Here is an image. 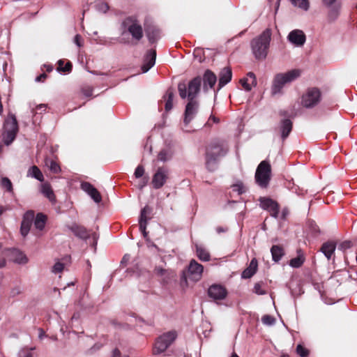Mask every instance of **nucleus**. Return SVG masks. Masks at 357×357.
<instances>
[{"label": "nucleus", "instance_id": "nucleus-34", "mask_svg": "<svg viewBox=\"0 0 357 357\" xmlns=\"http://www.w3.org/2000/svg\"><path fill=\"white\" fill-rule=\"evenodd\" d=\"M47 217L43 213H38L34 220V225L36 229L42 230L44 229Z\"/></svg>", "mask_w": 357, "mask_h": 357}, {"label": "nucleus", "instance_id": "nucleus-8", "mask_svg": "<svg viewBox=\"0 0 357 357\" xmlns=\"http://www.w3.org/2000/svg\"><path fill=\"white\" fill-rule=\"evenodd\" d=\"M321 100V92L317 87L308 88L301 97V105L310 109L317 106Z\"/></svg>", "mask_w": 357, "mask_h": 357}, {"label": "nucleus", "instance_id": "nucleus-1", "mask_svg": "<svg viewBox=\"0 0 357 357\" xmlns=\"http://www.w3.org/2000/svg\"><path fill=\"white\" fill-rule=\"evenodd\" d=\"M121 38L120 43L130 45L132 42L137 44L144 36L142 26L136 16L126 17L121 22Z\"/></svg>", "mask_w": 357, "mask_h": 357}, {"label": "nucleus", "instance_id": "nucleus-7", "mask_svg": "<svg viewBox=\"0 0 357 357\" xmlns=\"http://www.w3.org/2000/svg\"><path fill=\"white\" fill-rule=\"evenodd\" d=\"M271 167L268 162H261L255 172L256 183L261 188H266L271 180Z\"/></svg>", "mask_w": 357, "mask_h": 357}, {"label": "nucleus", "instance_id": "nucleus-43", "mask_svg": "<svg viewBox=\"0 0 357 357\" xmlns=\"http://www.w3.org/2000/svg\"><path fill=\"white\" fill-rule=\"evenodd\" d=\"M261 321L265 325L272 326L275 323V319L269 314H265L262 317Z\"/></svg>", "mask_w": 357, "mask_h": 357}, {"label": "nucleus", "instance_id": "nucleus-31", "mask_svg": "<svg viewBox=\"0 0 357 357\" xmlns=\"http://www.w3.org/2000/svg\"><path fill=\"white\" fill-rule=\"evenodd\" d=\"M146 36L149 43H156L160 37V31L155 27H151L146 30Z\"/></svg>", "mask_w": 357, "mask_h": 357}, {"label": "nucleus", "instance_id": "nucleus-26", "mask_svg": "<svg viewBox=\"0 0 357 357\" xmlns=\"http://www.w3.org/2000/svg\"><path fill=\"white\" fill-rule=\"evenodd\" d=\"M257 266H258L257 260L255 258H253L251 260L249 266L248 268H246L243 271L242 275H241L242 278L248 279V278H250L251 277H252L257 272Z\"/></svg>", "mask_w": 357, "mask_h": 357}, {"label": "nucleus", "instance_id": "nucleus-17", "mask_svg": "<svg viewBox=\"0 0 357 357\" xmlns=\"http://www.w3.org/2000/svg\"><path fill=\"white\" fill-rule=\"evenodd\" d=\"M156 51L155 50H150L147 51L144 58V63L142 66L143 73H146L151 69L155 63Z\"/></svg>", "mask_w": 357, "mask_h": 357}, {"label": "nucleus", "instance_id": "nucleus-48", "mask_svg": "<svg viewBox=\"0 0 357 357\" xmlns=\"http://www.w3.org/2000/svg\"><path fill=\"white\" fill-rule=\"evenodd\" d=\"M1 185L3 188H6L8 191H11L13 188L12 183L9 178L7 177H4L1 179Z\"/></svg>", "mask_w": 357, "mask_h": 357}, {"label": "nucleus", "instance_id": "nucleus-10", "mask_svg": "<svg viewBox=\"0 0 357 357\" xmlns=\"http://www.w3.org/2000/svg\"><path fill=\"white\" fill-rule=\"evenodd\" d=\"M169 171L167 167H158L155 173L153 174L151 181L153 188H161L167 182V180L169 178Z\"/></svg>", "mask_w": 357, "mask_h": 357}, {"label": "nucleus", "instance_id": "nucleus-9", "mask_svg": "<svg viewBox=\"0 0 357 357\" xmlns=\"http://www.w3.org/2000/svg\"><path fill=\"white\" fill-rule=\"evenodd\" d=\"M68 228L69 230H70L73 233V234L76 237H77L80 239L86 241L91 236L89 231L87 230L86 228L82 225H77L76 223H73L72 225L68 226ZM91 237L93 240V245L96 248L97 242H98V239L99 237L98 234H96V232H93L91 234Z\"/></svg>", "mask_w": 357, "mask_h": 357}, {"label": "nucleus", "instance_id": "nucleus-3", "mask_svg": "<svg viewBox=\"0 0 357 357\" xmlns=\"http://www.w3.org/2000/svg\"><path fill=\"white\" fill-rule=\"evenodd\" d=\"M271 35V29L267 28L259 36L252 40L250 43L251 49L256 59L264 60L266 58Z\"/></svg>", "mask_w": 357, "mask_h": 357}, {"label": "nucleus", "instance_id": "nucleus-29", "mask_svg": "<svg viewBox=\"0 0 357 357\" xmlns=\"http://www.w3.org/2000/svg\"><path fill=\"white\" fill-rule=\"evenodd\" d=\"M285 85H286V84L284 82V81L279 79L278 75H275L273 78L272 86H271L272 95L274 96L276 94L282 93V89Z\"/></svg>", "mask_w": 357, "mask_h": 357}, {"label": "nucleus", "instance_id": "nucleus-52", "mask_svg": "<svg viewBox=\"0 0 357 357\" xmlns=\"http://www.w3.org/2000/svg\"><path fill=\"white\" fill-rule=\"evenodd\" d=\"M144 168L142 165H138L135 169L134 175L136 178H141L144 174Z\"/></svg>", "mask_w": 357, "mask_h": 357}, {"label": "nucleus", "instance_id": "nucleus-27", "mask_svg": "<svg viewBox=\"0 0 357 357\" xmlns=\"http://www.w3.org/2000/svg\"><path fill=\"white\" fill-rule=\"evenodd\" d=\"M325 6L330 8L329 17L335 19L339 13L340 6L339 4H334L336 0H322Z\"/></svg>", "mask_w": 357, "mask_h": 357}, {"label": "nucleus", "instance_id": "nucleus-37", "mask_svg": "<svg viewBox=\"0 0 357 357\" xmlns=\"http://www.w3.org/2000/svg\"><path fill=\"white\" fill-rule=\"evenodd\" d=\"M197 255L202 261H208L210 260L209 253L202 248H197Z\"/></svg>", "mask_w": 357, "mask_h": 357}, {"label": "nucleus", "instance_id": "nucleus-58", "mask_svg": "<svg viewBox=\"0 0 357 357\" xmlns=\"http://www.w3.org/2000/svg\"><path fill=\"white\" fill-rule=\"evenodd\" d=\"M289 210L287 208H284L282 211L281 218L285 220L287 216L289 215Z\"/></svg>", "mask_w": 357, "mask_h": 357}, {"label": "nucleus", "instance_id": "nucleus-12", "mask_svg": "<svg viewBox=\"0 0 357 357\" xmlns=\"http://www.w3.org/2000/svg\"><path fill=\"white\" fill-rule=\"evenodd\" d=\"M259 202L261 208L268 211L272 217L278 218L280 206L277 202L268 197H260Z\"/></svg>", "mask_w": 357, "mask_h": 357}, {"label": "nucleus", "instance_id": "nucleus-40", "mask_svg": "<svg viewBox=\"0 0 357 357\" xmlns=\"http://www.w3.org/2000/svg\"><path fill=\"white\" fill-rule=\"evenodd\" d=\"M42 192L50 201L54 200L55 196L50 185H44L43 186Z\"/></svg>", "mask_w": 357, "mask_h": 357}, {"label": "nucleus", "instance_id": "nucleus-28", "mask_svg": "<svg viewBox=\"0 0 357 357\" xmlns=\"http://www.w3.org/2000/svg\"><path fill=\"white\" fill-rule=\"evenodd\" d=\"M305 261V257L303 252L299 249L297 250V257L289 261V266L294 268H298L302 266Z\"/></svg>", "mask_w": 357, "mask_h": 357}, {"label": "nucleus", "instance_id": "nucleus-55", "mask_svg": "<svg viewBox=\"0 0 357 357\" xmlns=\"http://www.w3.org/2000/svg\"><path fill=\"white\" fill-rule=\"evenodd\" d=\"M6 265V259L3 255H0V269L5 267Z\"/></svg>", "mask_w": 357, "mask_h": 357}, {"label": "nucleus", "instance_id": "nucleus-56", "mask_svg": "<svg viewBox=\"0 0 357 357\" xmlns=\"http://www.w3.org/2000/svg\"><path fill=\"white\" fill-rule=\"evenodd\" d=\"M47 75L45 73H42L39 76L36 77V82H43L47 78Z\"/></svg>", "mask_w": 357, "mask_h": 357}, {"label": "nucleus", "instance_id": "nucleus-24", "mask_svg": "<svg viewBox=\"0 0 357 357\" xmlns=\"http://www.w3.org/2000/svg\"><path fill=\"white\" fill-rule=\"evenodd\" d=\"M293 123L290 119H283L280 122V131L283 140L288 137L292 130Z\"/></svg>", "mask_w": 357, "mask_h": 357}, {"label": "nucleus", "instance_id": "nucleus-11", "mask_svg": "<svg viewBox=\"0 0 357 357\" xmlns=\"http://www.w3.org/2000/svg\"><path fill=\"white\" fill-rule=\"evenodd\" d=\"M199 102L197 100H188L184 112L183 123L188 125L198 113Z\"/></svg>", "mask_w": 357, "mask_h": 357}, {"label": "nucleus", "instance_id": "nucleus-57", "mask_svg": "<svg viewBox=\"0 0 357 357\" xmlns=\"http://www.w3.org/2000/svg\"><path fill=\"white\" fill-rule=\"evenodd\" d=\"M155 272L156 273V274L159 275H163L167 272V270H165L160 267H157L155 268Z\"/></svg>", "mask_w": 357, "mask_h": 357}, {"label": "nucleus", "instance_id": "nucleus-5", "mask_svg": "<svg viewBox=\"0 0 357 357\" xmlns=\"http://www.w3.org/2000/svg\"><path fill=\"white\" fill-rule=\"evenodd\" d=\"M3 138L6 145H10L15 139L19 128L14 114L9 113L3 123Z\"/></svg>", "mask_w": 357, "mask_h": 357}, {"label": "nucleus", "instance_id": "nucleus-33", "mask_svg": "<svg viewBox=\"0 0 357 357\" xmlns=\"http://www.w3.org/2000/svg\"><path fill=\"white\" fill-rule=\"evenodd\" d=\"M27 176L35 178L39 181H43L44 180L43 173L41 172L40 169L36 165H33L29 168L27 172Z\"/></svg>", "mask_w": 357, "mask_h": 357}, {"label": "nucleus", "instance_id": "nucleus-60", "mask_svg": "<svg viewBox=\"0 0 357 357\" xmlns=\"http://www.w3.org/2000/svg\"><path fill=\"white\" fill-rule=\"evenodd\" d=\"M112 357H121L120 351L118 349H114Z\"/></svg>", "mask_w": 357, "mask_h": 357}, {"label": "nucleus", "instance_id": "nucleus-4", "mask_svg": "<svg viewBox=\"0 0 357 357\" xmlns=\"http://www.w3.org/2000/svg\"><path fill=\"white\" fill-rule=\"evenodd\" d=\"M202 81L201 77L197 76L191 79L188 85L184 82L178 83V91L180 97L182 99L188 98V100H197L196 98L201 89Z\"/></svg>", "mask_w": 357, "mask_h": 357}, {"label": "nucleus", "instance_id": "nucleus-41", "mask_svg": "<svg viewBox=\"0 0 357 357\" xmlns=\"http://www.w3.org/2000/svg\"><path fill=\"white\" fill-rule=\"evenodd\" d=\"M265 284L263 282H259L255 284L253 291L258 295H264L266 291L264 289Z\"/></svg>", "mask_w": 357, "mask_h": 357}, {"label": "nucleus", "instance_id": "nucleus-20", "mask_svg": "<svg viewBox=\"0 0 357 357\" xmlns=\"http://www.w3.org/2000/svg\"><path fill=\"white\" fill-rule=\"evenodd\" d=\"M33 217L34 213L33 211H28L24 215L20 228V231L22 236H25L28 234Z\"/></svg>", "mask_w": 357, "mask_h": 357}, {"label": "nucleus", "instance_id": "nucleus-14", "mask_svg": "<svg viewBox=\"0 0 357 357\" xmlns=\"http://www.w3.org/2000/svg\"><path fill=\"white\" fill-rule=\"evenodd\" d=\"M227 294V289L220 284H212L208 289V296L213 300H223Z\"/></svg>", "mask_w": 357, "mask_h": 357}, {"label": "nucleus", "instance_id": "nucleus-61", "mask_svg": "<svg viewBox=\"0 0 357 357\" xmlns=\"http://www.w3.org/2000/svg\"><path fill=\"white\" fill-rule=\"evenodd\" d=\"M100 9L102 10L105 13L107 12L109 9V6L107 3H101L100 5Z\"/></svg>", "mask_w": 357, "mask_h": 357}, {"label": "nucleus", "instance_id": "nucleus-64", "mask_svg": "<svg viewBox=\"0 0 357 357\" xmlns=\"http://www.w3.org/2000/svg\"><path fill=\"white\" fill-rule=\"evenodd\" d=\"M44 336H45V331L43 329L40 328L39 329L38 337L40 339H42Z\"/></svg>", "mask_w": 357, "mask_h": 357}, {"label": "nucleus", "instance_id": "nucleus-39", "mask_svg": "<svg viewBox=\"0 0 357 357\" xmlns=\"http://www.w3.org/2000/svg\"><path fill=\"white\" fill-rule=\"evenodd\" d=\"M45 165L53 173H59L61 171V168L56 162L52 160H46Z\"/></svg>", "mask_w": 357, "mask_h": 357}, {"label": "nucleus", "instance_id": "nucleus-21", "mask_svg": "<svg viewBox=\"0 0 357 357\" xmlns=\"http://www.w3.org/2000/svg\"><path fill=\"white\" fill-rule=\"evenodd\" d=\"M232 77V71L229 67L223 68L219 73L218 87L221 89L228 84Z\"/></svg>", "mask_w": 357, "mask_h": 357}, {"label": "nucleus", "instance_id": "nucleus-30", "mask_svg": "<svg viewBox=\"0 0 357 357\" xmlns=\"http://www.w3.org/2000/svg\"><path fill=\"white\" fill-rule=\"evenodd\" d=\"M272 259L273 261L279 262L282 257L284 255V248L279 245H274L271 248Z\"/></svg>", "mask_w": 357, "mask_h": 357}, {"label": "nucleus", "instance_id": "nucleus-49", "mask_svg": "<svg viewBox=\"0 0 357 357\" xmlns=\"http://www.w3.org/2000/svg\"><path fill=\"white\" fill-rule=\"evenodd\" d=\"M232 189L234 191L238 192V195H241L245 192V188L241 182L234 184Z\"/></svg>", "mask_w": 357, "mask_h": 357}, {"label": "nucleus", "instance_id": "nucleus-18", "mask_svg": "<svg viewBox=\"0 0 357 357\" xmlns=\"http://www.w3.org/2000/svg\"><path fill=\"white\" fill-rule=\"evenodd\" d=\"M278 78L284 81L286 84H288L296 79H298L301 75V70L299 69H292L284 73H278Z\"/></svg>", "mask_w": 357, "mask_h": 357}, {"label": "nucleus", "instance_id": "nucleus-53", "mask_svg": "<svg viewBox=\"0 0 357 357\" xmlns=\"http://www.w3.org/2000/svg\"><path fill=\"white\" fill-rule=\"evenodd\" d=\"M64 268L63 264L61 262H56L52 267V272L54 273H61Z\"/></svg>", "mask_w": 357, "mask_h": 357}, {"label": "nucleus", "instance_id": "nucleus-54", "mask_svg": "<svg viewBox=\"0 0 357 357\" xmlns=\"http://www.w3.org/2000/svg\"><path fill=\"white\" fill-rule=\"evenodd\" d=\"M74 43L79 47H82L83 45V43H82V38L81 37L80 35L79 34H77L75 36V38H74Z\"/></svg>", "mask_w": 357, "mask_h": 357}, {"label": "nucleus", "instance_id": "nucleus-25", "mask_svg": "<svg viewBox=\"0 0 357 357\" xmlns=\"http://www.w3.org/2000/svg\"><path fill=\"white\" fill-rule=\"evenodd\" d=\"M336 243L333 241L324 243L320 248V251L329 260L335 252Z\"/></svg>", "mask_w": 357, "mask_h": 357}, {"label": "nucleus", "instance_id": "nucleus-15", "mask_svg": "<svg viewBox=\"0 0 357 357\" xmlns=\"http://www.w3.org/2000/svg\"><path fill=\"white\" fill-rule=\"evenodd\" d=\"M151 208H150L148 206H144L140 213L139 220V229L141 232L142 233L144 237L147 236V232L146 231V225L148 223V221L151 218L149 215L151 213Z\"/></svg>", "mask_w": 357, "mask_h": 357}, {"label": "nucleus", "instance_id": "nucleus-42", "mask_svg": "<svg viewBox=\"0 0 357 357\" xmlns=\"http://www.w3.org/2000/svg\"><path fill=\"white\" fill-rule=\"evenodd\" d=\"M81 188L89 195H91L96 188L89 182H83L81 184Z\"/></svg>", "mask_w": 357, "mask_h": 357}, {"label": "nucleus", "instance_id": "nucleus-63", "mask_svg": "<svg viewBox=\"0 0 357 357\" xmlns=\"http://www.w3.org/2000/svg\"><path fill=\"white\" fill-rule=\"evenodd\" d=\"M210 120H212L214 123H219V121H220L219 119L214 116H211L208 121H210Z\"/></svg>", "mask_w": 357, "mask_h": 357}, {"label": "nucleus", "instance_id": "nucleus-16", "mask_svg": "<svg viewBox=\"0 0 357 357\" xmlns=\"http://www.w3.org/2000/svg\"><path fill=\"white\" fill-rule=\"evenodd\" d=\"M287 38L290 43L298 47L303 46L306 40L303 31L299 29L291 31L289 33Z\"/></svg>", "mask_w": 357, "mask_h": 357}, {"label": "nucleus", "instance_id": "nucleus-32", "mask_svg": "<svg viewBox=\"0 0 357 357\" xmlns=\"http://www.w3.org/2000/svg\"><path fill=\"white\" fill-rule=\"evenodd\" d=\"M174 91L172 88L167 90L163 98L166 100L165 108L166 112L170 111L173 107Z\"/></svg>", "mask_w": 357, "mask_h": 357}, {"label": "nucleus", "instance_id": "nucleus-46", "mask_svg": "<svg viewBox=\"0 0 357 357\" xmlns=\"http://www.w3.org/2000/svg\"><path fill=\"white\" fill-rule=\"evenodd\" d=\"M33 349H34V348H22L19 351L17 357H32L31 351Z\"/></svg>", "mask_w": 357, "mask_h": 357}, {"label": "nucleus", "instance_id": "nucleus-6", "mask_svg": "<svg viewBox=\"0 0 357 357\" xmlns=\"http://www.w3.org/2000/svg\"><path fill=\"white\" fill-rule=\"evenodd\" d=\"M177 333L170 331L159 336L153 348V354L158 355L165 352L168 347L176 340Z\"/></svg>", "mask_w": 357, "mask_h": 357}, {"label": "nucleus", "instance_id": "nucleus-44", "mask_svg": "<svg viewBox=\"0 0 357 357\" xmlns=\"http://www.w3.org/2000/svg\"><path fill=\"white\" fill-rule=\"evenodd\" d=\"M296 353L301 357H307L309 354V351L301 344H298L296 347Z\"/></svg>", "mask_w": 357, "mask_h": 357}, {"label": "nucleus", "instance_id": "nucleus-50", "mask_svg": "<svg viewBox=\"0 0 357 357\" xmlns=\"http://www.w3.org/2000/svg\"><path fill=\"white\" fill-rule=\"evenodd\" d=\"M89 196L97 204H99L102 201V197L96 188L91 195H89Z\"/></svg>", "mask_w": 357, "mask_h": 357}, {"label": "nucleus", "instance_id": "nucleus-22", "mask_svg": "<svg viewBox=\"0 0 357 357\" xmlns=\"http://www.w3.org/2000/svg\"><path fill=\"white\" fill-rule=\"evenodd\" d=\"M240 82L245 91H250L253 86L257 85L256 76L253 73L250 72L247 74V77L241 79Z\"/></svg>", "mask_w": 357, "mask_h": 357}, {"label": "nucleus", "instance_id": "nucleus-38", "mask_svg": "<svg viewBox=\"0 0 357 357\" xmlns=\"http://www.w3.org/2000/svg\"><path fill=\"white\" fill-rule=\"evenodd\" d=\"M291 3L295 6H298V8L304 10H307L310 7V3L308 0H289Z\"/></svg>", "mask_w": 357, "mask_h": 357}, {"label": "nucleus", "instance_id": "nucleus-51", "mask_svg": "<svg viewBox=\"0 0 357 357\" xmlns=\"http://www.w3.org/2000/svg\"><path fill=\"white\" fill-rule=\"evenodd\" d=\"M352 246H353V243L351 241H345L342 242L339 245L338 248H339V250H340L342 251H345L347 249L351 248Z\"/></svg>", "mask_w": 357, "mask_h": 357}, {"label": "nucleus", "instance_id": "nucleus-47", "mask_svg": "<svg viewBox=\"0 0 357 357\" xmlns=\"http://www.w3.org/2000/svg\"><path fill=\"white\" fill-rule=\"evenodd\" d=\"M93 87L89 85H84L81 89V91L86 97H91L93 95Z\"/></svg>", "mask_w": 357, "mask_h": 357}, {"label": "nucleus", "instance_id": "nucleus-35", "mask_svg": "<svg viewBox=\"0 0 357 357\" xmlns=\"http://www.w3.org/2000/svg\"><path fill=\"white\" fill-rule=\"evenodd\" d=\"M172 157V152L167 149H162L158 154V160L164 162L170 160Z\"/></svg>", "mask_w": 357, "mask_h": 357}, {"label": "nucleus", "instance_id": "nucleus-59", "mask_svg": "<svg viewBox=\"0 0 357 357\" xmlns=\"http://www.w3.org/2000/svg\"><path fill=\"white\" fill-rule=\"evenodd\" d=\"M147 182H148V177L144 178L142 182L140 183V184H139V188L140 189L143 188L146 185Z\"/></svg>", "mask_w": 357, "mask_h": 357}, {"label": "nucleus", "instance_id": "nucleus-2", "mask_svg": "<svg viewBox=\"0 0 357 357\" xmlns=\"http://www.w3.org/2000/svg\"><path fill=\"white\" fill-rule=\"evenodd\" d=\"M228 151V148L222 141L216 140L210 143L205 153V165L209 172H214L218 168V162Z\"/></svg>", "mask_w": 357, "mask_h": 357}, {"label": "nucleus", "instance_id": "nucleus-45", "mask_svg": "<svg viewBox=\"0 0 357 357\" xmlns=\"http://www.w3.org/2000/svg\"><path fill=\"white\" fill-rule=\"evenodd\" d=\"M195 58H197L199 61V62L202 63L204 59V55L203 53V50L200 47H197L194 50L193 53Z\"/></svg>", "mask_w": 357, "mask_h": 357}, {"label": "nucleus", "instance_id": "nucleus-23", "mask_svg": "<svg viewBox=\"0 0 357 357\" xmlns=\"http://www.w3.org/2000/svg\"><path fill=\"white\" fill-rule=\"evenodd\" d=\"M9 255L13 261L17 264H26L28 261V259L26 255L16 248L8 249Z\"/></svg>", "mask_w": 357, "mask_h": 357}, {"label": "nucleus", "instance_id": "nucleus-62", "mask_svg": "<svg viewBox=\"0 0 357 357\" xmlns=\"http://www.w3.org/2000/svg\"><path fill=\"white\" fill-rule=\"evenodd\" d=\"M44 68H45L47 72H52L53 70V66L51 64H44Z\"/></svg>", "mask_w": 357, "mask_h": 357}, {"label": "nucleus", "instance_id": "nucleus-19", "mask_svg": "<svg viewBox=\"0 0 357 357\" xmlns=\"http://www.w3.org/2000/svg\"><path fill=\"white\" fill-rule=\"evenodd\" d=\"M216 82V75L211 70H206L203 76L204 90L206 91L209 89L213 88Z\"/></svg>", "mask_w": 357, "mask_h": 357}, {"label": "nucleus", "instance_id": "nucleus-13", "mask_svg": "<svg viewBox=\"0 0 357 357\" xmlns=\"http://www.w3.org/2000/svg\"><path fill=\"white\" fill-rule=\"evenodd\" d=\"M203 271V266L197 262L195 259H192L190 261L188 266V277L190 280L197 282L201 279Z\"/></svg>", "mask_w": 357, "mask_h": 357}, {"label": "nucleus", "instance_id": "nucleus-36", "mask_svg": "<svg viewBox=\"0 0 357 357\" xmlns=\"http://www.w3.org/2000/svg\"><path fill=\"white\" fill-rule=\"evenodd\" d=\"M63 63H64V62L62 60H59L58 61L57 70L59 72L65 73H70L72 70V68H73V65H72L71 62H70V61L67 62L66 63V65L63 66Z\"/></svg>", "mask_w": 357, "mask_h": 357}]
</instances>
